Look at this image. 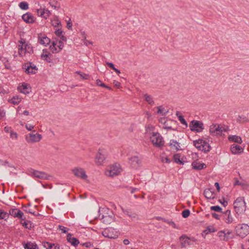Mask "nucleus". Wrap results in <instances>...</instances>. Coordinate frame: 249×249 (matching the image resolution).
<instances>
[{"label": "nucleus", "mask_w": 249, "mask_h": 249, "mask_svg": "<svg viewBox=\"0 0 249 249\" xmlns=\"http://www.w3.org/2000/svg\"><path fill=\"white\" fill-rule=\"evenodd\" d=\"M233 208L236 214H240L246 211V203L244 197H239L233 203Z\"/></svg>", "instance_id": "f257e3e1"}, {"label": "nucleus", "mask_w": 249, "mask_h": 249, "mask_svg": "<svg viewBox=\"0 0 249 249\" xmlns=\"http://www.w3.org/2000/svg\"><path fill=\"white\" fill-rule=\"evenodd\" d=\"M20 44L18 45V54L20 56L23 57L25 55L26 53H31L33 52V50L30 44H25V40L21 38L18 41Z\"/></svg>", "instance_id": "f03ea898"}, {"label": "nucleus", "mask_w": 249, "mask_h": 249, "mask_svg": "<svg viewBox=\"0 0 249 249\" xmlns=\"http://www.w3.org/2000/svg\"><path fill=\"white\" fill-rule=\"evenodd\" d=\"M194 145L198 150L204 152L205 153L209 152L211 147L209 143L202 139H198L193 142Z\"/></svg>", "instance_id": "7ed1b4c3"}, {"label": "nucleus", "mask_w": 249, "mask_h": 249, "mask_svg": "<svg viewBox=\"0 0 249 249\" xmlns=\"http://www.w3.org/2000/svg\"><path fill=\"white\" fill-rule=\"evenodd\" d=\"M235 231L237 236L244 238L249 234V226L246 224H239L235 227Z\"/></svg>", "instance_id": "20e7f679"}, {"label": "nucleus", "mask_w": 249, "mask_h": 249, "mask_svg": "<svg viewBox=\"0 0 249 249\" xmlns=\"http://www.w3.org/2000/svg\"><path fill=\"white\" fill-rule=\"evenodd\" d=\"M150 140L153 144L156 147H162L164 145V141L159 133H153L150 137Z\"/></svg>", "instance_id": "39448f33"}, {"label": "nucleus", "mask_w": 249, "mask_h": 249, "mask_svg": "<svg viewBox=\"0 0 249 249\" xmlns=\"http://www.w3.org/2000/svg\"><path fill=\"white\" fill-rule=\"evenodd\" d=\"M122 169L119 164L115 163L109 167L105 171V174L107 176L114 177L118 175L121 172Z\"/></svg>", "instance_id": "423d86ee"}, {"label": "nucleus", "mask_w": 249, "mask_h": 249, "mask_svg": "<svg viewBox=\"0 0 249 249\" xmlns=\"http://www.w3.org/2000/svg\"><path fill=\"white\" fill-rule=\"evenodd\" d=\"M107 158V152L104 149L100 148L95 158V162L98 165H101Z\"/></svg>", "instance_id": "0eeeda50"}, {"label": "nucleus", "mask_w": 249, "mask_h": 249, "mask_svg": "<svg viewBox=\"0 0 249 249\" xmlns=\"http://www.w3.org/2000/svg\"><path fill=\"white\" fill-rule=\"evenodd\" d=\"M71 172L76 177L85 180L88 178L85 170L81 167H74L72 169Z\"/></svg>", "instance_id": "6e6552de"}, {"label": "nucleus", "mask_w": 249, "mask_h": 249, "mask_svg": "<svg viewBox=\"0 0 249 249\" xmlns=\"http://www.w3.org/2000/svg\"><path fill=\"white\" fill-rule=\"evenodd\" d=\"M32 176L35 178L40 179H50L52 176L47 174L46 172L38 170H33L31 173Z\"/></svg>", "instance_id": "1a4fd4ad"}, {"label": "nucleus", "mask_w": 249, "mask_h": 249, "mask_svg": "<svg viewBox=\"0 0 249 249\" xmlns=\"http://www.w3.org/2000/svg\"><path fill=\"white\" fill-rule=\"evenodd\" d=\"M203 124L202 122L193 120L191 122L189 127L191 131H196L197 132H200L203 129Z\"/></svg>", "instance_id": "9d476101"}, {"label": "nucleus", "mask_w": 249, "mask_h": 249, "mask_svg": "<svg viewBox=\"0 0 249 249\" xmlns=\"http://www.w3.org/2000/svg\"><path fill=\"white\" fill-rule=\"evenodd\" d=\"M42 139V136L38 133H31L26 136V140L29 143H34L39 142Z\"/></svg>", "instance_id": "9b49d317"}, {"label": "nucleus", "mask_w": 249, "mask_h": 249, "mask_svg": "<svg viewBox=\"0 0 249 249\" xmlns=\"http://www.w3.org/2000/svg\"><path fill=\"white\" fill-rule=\"evenodd\" d=\"M224 129L216 124H213L210 126V133L213 136L221 135Z\"/></svg>", "instance_id": "f8f14e48"}, {"label": "nucleus", "mask_w": 249, "mask_h": 249, "mask_svg": "<svg viewBox=\"0 0 249 249\" xmlns=\"http://www.w3.org/2000/svg\"><path fill=\"white\" fill-rule=\"evenodd\" d=\"M23 68L25 70V72L28 74H35L37 70L36 67L30 62L25 63Z\"/></svg>", "instance_id": "ddd939ff"}, {"label": "nucleus", "mask_w": 249, "mask_h": 249, "mask_svg": "<svg viewBox=\"0 0 249 249\" xmlns=\"http://www.w3.org/2000/svg\"><path fill=\"white\" fill-rule=\"evenodd\" d=\"M9 212V214L15 217H18L22 220H25V217L23 216V213L18 209H10Z\"/></svg>", "instance_id": "4468645a"}, {"label": "nucleus", "mask_w": 249, "mask_h": 249, "mask_svg": "<svg viewBox=\"0 0 249 249\" xmlns=\"http://www.w3.org/2000/svg\"><path fill=\"white\" fill-rule=\"evenodd\" d=\"M22 18L27 23H33L36 20V18L30 13H27L23 15Z\"/></svg>", "instance_id": "2eb2a0df"}, {"label": "nucleus", "mask_w": 249, "mask_h": 249, "mask_svg": "<svg viewBox=\"0 0 249 249\" xmlns=\"http://www.w3.org/2000/svg\"><path fill=\"white\" fill-rule=\"evenodd\" d=\"M129 163L132 167L137 168L141 164V160L138 156H133L129 159Z\"/></svg>", "instance_id": "dca6fc26"}, {"label": "nucleus", "mask_w": 249, "mask_h": 249, "mask_svg": "<svg viewBox=\"0 0 249 249\" xmlns=\"http://www.w3.org/2000/svg\"><path fill=\"white\" fill-rule=\"evenodd\" d=\"M169 145L170 148L173 150L177 151L181 150L180 143L175 140H171Z\"/></svg>", "instance_id": "f3484780"}, {"label": "nucleus", "mask_w": 249, "mask_h": 249, "mask_svg": "<svg viewBox=\"0 0 249 249\" xmlns=\"http://www.w3.org/2000/svg\"><path fill=\"white\" fill-rule=\"evenodd\" d=\"M113 229L112 228L106 229L103 232V235L106 237L111 239H114L116 237V234H113Z\"/></svg>", "instance_id": "a211bd4d"}, {"label": "nucleus", "mask_w": 249, "mask_h": 249, "mask_svg": "<svg viewBox=\"0 0 249 249\" xmlns=\"http://www.w3.org/2000/svg\"><path fill=\"white\" fill-rule=\"evenodd\" d=\"M225 218L224 221L227 224H231L234 221V219L231 214V212L230 210H227L225 212Z\"/></svg>", "instance_id": "6ab92c4d"}, {"label": "nucleus", "mask_w": 249, "mask_h": 249, "mask_svg": "<svg viewBox=\"0 0 249 249\" xmlns=\"http://www.w3.org/2000/svg\"><path fill=\"white\" fill-rule=\"evenodd\" d=\"M204 195L207 199H213L215 197L214 190L211 188H208L204 190Z\"/></svg>", "instance_id": "aec40b11"}, {"label": "nucleus", "mask_w": 249, "mask_h": 249, "mask_svg": "<svg viewBox=\"0 0 249 249\" xmlns=\"http://www.w3.org/2000/svg\"><path fill=\"white\" fill-rule=\"evenodd\" d=\"M231 150L233 154H237L241 153L243 149L240 145L233 144L231 145Z\"/></svg>", "instance_id": "412c9836"}, {"label": "nucleus", "mask_w": 249, "mask_h": 249, "mask_svg": "<svg viewBox=\"0 0 249 249\" xmlns=\"http://www.w3.org/2000/svg\"><path fill=\"white\" fill-rule=\"evenodd\" d=\"M67 240L73 246H76L79 244V240L77 238L72 237V235L71 233L68 234Z\"/></svg>", "instance_id": "4be33fe9"}, {"label": "nucleus", "mask_w": 249, "mask_h": 249, "mask_svg": "<svg viewBox=\"0 0 249 249\" xmlns=\"http://www.w3.org/2000/svg\"><path fill=\"white\" fill-rule=\"evenodd\" d=\"M192 166L193 168L195 170H200L203 169H204L206 167V165L204 163H201L200 162H198L196 161H195L192 162Z\"/></svg>", "instance_id": "5701e85b"}, {"label": "nucleus", "mask_w": 249, "mask_h": 249, "mask_svg": "<svg viewBox=\"0 0 249 249\" xmlns=\"http://www.w3.org/2000/svg\"><path fill=\"white\" fill-rule=\"evenodd\" d=\"M18 89L22 93L27 94L30 92V89L27 84L23 83L18 87Z\"/></svg>", "instance_id": "b1692460"}, {"label": "nucleus", "mask_w": 249, "mask_h": 249, "mask_svg": "<svg viewBox=\"0 0 249 249\" xmlns=\"http://www.w3.org/2000/svg\"><path fill=\"white\" fill-rule=\"evenodd\" d=\"M180 241L181 242V248H185L186 245L189 244V239L185 235H182L180 237Z\"/></svg>", "instance_id": "393cba45"}, {"label": "nucleus", "mask_w": 249, "mask_h": 249, "mask_svg": "<svg viewBox=\"0 0 249 249\" xmlns=\"http://www.w3.org/2000/svg\"><path fill=\"white\" fill-rule=\"evenodd\" d=\"M101 219L102 222L106 224H110L112 222V217L108 214H106L105 215H102Z\"/></svg>", "instance_id": "a878e982"}, {"label": "nucleus", "mask_w": 249, "mask_h": 249, "mask_svg": "<svg viewBox=\"0 0 249 249\" xmlns=\"http://www.w3.org/2000/svg\"><path fill=\"white\" fill-rule=\"evenodd\" d=\"M38 40L39 43L44 45L45 46L49 44L51 42L50 38L47 37L46 36H44L42 37L39 36Z\"/></svg>", "instance_id": "bb28decb"}, {"label": "nucleus", "mask_w": 249, "mask_h": 249, "mask_svg": "<svg viewBox=\"0 0 249 249\" xmlns=\"http://www.w3.org/2000/svg\"><path fill=\"white\" fill-rule=\"evenodd\" d=\"M229 140L230 141L233 142L238 143H241L242 142V140L241 138L236 135H230L229 136Z\"/></svg>", "instance_id": "cd10ccee"}, {"label": "nucleus", "mask_w": 249, "mask_h": 249, "mask_svg": "<svg viewBox=\"0 0 249 249\" xmlns=\"http://www.w3.org/2000/svg\"><path fill=\"white\" fill-rule=\"evenodd\" d=\"M231 233L228 232L227 233L224 231H221L218 232V236L220 237V239L224 241H226L228 239V235Z\"/></svg>", "instance_id": "c85d7f7f"}, {"label": "nucleus", "mask_w": 249, "mask_h": 249, "mask_svg": "<svg viewBox=\"0 0 249 249\" xmlns=\"http://www.w3.org/2000/svg\"><path fill=\"white\" fill-rule=\"evenodd\" d=\"M214 231H215V230L214 227L212 226H209L207 228V229L203 231L202 235L203 236H204V234L206 235L210 233L214 232ZM204 237H205V236Z\"/></svg>", "instance_id": "c756f323"}, {"label": "nucleus", "mask_w": 249, "mask_h": 249, "mask_svg": "<svg viewBox=\"0 0 249 249\" xmlns=\"http://www.w3.org/2000/svg\"><path fill=\"white\" fill-rule=\"evenodd\" d=\"M143 96H144L146 101L149 104H150L151 105H153L154 104V100L151 95H148L147 94H144Z\"/></svg>", "instance_id": "7c9ffc66"}, {"label": "nucleus", "mask_w": 249, "mask_h": 249, "mask_svg": "<svg viewBox=\"0 0 249 249\" xmlns=\"http://www.w3.org/2000/svg\"><path fill=\"white\" fill-rule=\"evenodd\" d=\"M52 25L54 27H61V23L57 18H54L51 21Z\"/></svg>", "instance_id": "2f4dec72"}, {"label": "nucleus", "mask_w": 249, "mask_h": 249, "mask_svg": "<svg viewBox=\"0 0 249 249\" xmlns=\"http://www.w3.org/2000/svg\"><path fill=\"white\" fill-rule=\"evenodd\" d=\"M50 49L51 52L53 53L59 52V50L56 47V44L55 43L54 41H53L52 44L50 46Z\"/></svg>", "instance_id": "473e14b6"}, {"label": "nucleus", "mask_w": 249, "mask_h": 249, "mask_svg": "<svg viewBox=\"0 0 249 249\" xmlns=\"http://www.w3.org/2000/svg\"><path fill=\"white\" fill-rule=\"evenodd\" d=\"M9 214L2 210L0 209V219H7L9 217Z\"/></svg>", "instance_id": "72a5a7b5"}, {"label": "nucleus", "mask_w": 249, "mask_h": 249, "mask_svg": "<svg viewBox=\"0 0 249 249\" xmlns=\"http://www.w3.org/2000/svg\"><path fill=\"white\" fill-rule=\"evenodd\" d=\"M158 111L157 113L162 115H165L168 112L164 107L162 106H159L157 107Z\"/></svg>", "instance_id": "f704fd0d"}, {"label": "nucleus", "mask_w": 249, "mask_h": 249, "mask_svg": "<svg viewBox=\"0 0 249 249\" xmlns=\"http://www.w3.org/2000/svg\"><path fill=\"white\" fill-rule=\"evenodd\" d=\"M18 6L21 9L24 10H26L29 8V5L28 3L25 1L20 2L19 3Z\"/></svg>", "instance_id": "c9c22d12"}, {"label": "nucleus", "mask_w": 249, "mask_h": 249, "mask_svg": "<svg viewBox=\"0 0 249 249\" xmlns=\"http://www.w3.org/2000/svg\"><path fill=\"white\" fill-rule=\"evenodd\" d=\"M43 53L41 54V58L44 60H46L48 62H50V58L49 57V53H47V51H45L44 50H43Z\"/></svg>", "instance_id": "e433bc0d"}, {"label": "nucleus", "mask_w": 249, "mask_h": 249, "mask_svg": "<svg viewBox=\"0 0 249 249\" xmlns=\"http://www.w3.org/2000/svg\"><path fill=\"white\" fill-rule=\"evenodd\" d=\"M21 101V98L18 96H14L11 99V102L14 105H18Z\"/></svg>", "instance_id": "4c0bfd02"}, {"label": "nucleus", "mask_w": 249, "mask_h": 249, "mask_svg": "<svg viewBox=\"0 0 249 249\" xmlns=\"http://www.w3.org/2000/svg\"><path fill=\"white\" fill-rule=\"evenodd\" d=\"M174 161L179 164H183V162L180 160V155L178 154L174 156Z\"/></svg>", "instance_id": "58836bf2"}, {"label": "nucleus", "mask_w": 249, "mask_h": 249, "mask_svg": "<svg viewBox=\"0 0 249 249\" xmlns=\"http://www.w3.org/2000/svg\"><path fill=\"white\" fill-rule=\"evenodd\" d=\"M25 249H37V246L36 244L27 243L25 246Z\"/></svg>", "instance_id": "ea45409f"}, {"label": "nucleus", "mask_w": 249, "mask_h": 249, "mask_svg": "<svg viewBox=\"0 0 249 249\" xmlns=\"http://www.w3.org/2000/svg\"><path fill=\"white\" fill-rule=\"evenodd\" d=\"M247 118L245 116H239L237 119V121L240 123H244L248 122Z\"/></svg>", "instance_id": "a19ab883"}, {"label": "nucleus", "mask_w": 249, "mask_h": 249, "mask_svg": "<svg viewBox=\"0 0 249 249\" xmlns=\"http://www.w3.org/2000/svg\"><path fill=\"white\" fill-rule=\"evenodd\" d=\"M55 43L56 44V47L57 48L59 52L61 51L63 48V43L61 40H56L54 41Z\"/></svg>", "instance_id": "79ce46f5"}, {"label": "nucleus", "mask_w": 249, "mask_h": 249, "mask_svg": "<svg viewBox=\"0 0 249 249\" xmlns=\"http://www.w3.org/2000/svg\"><path fill=\"white\" fill-rule=\"evenodd\" d=\"M75 73L78 74L83 79L88 80L89 78V75L88 74L82 73L78 71H76Z\"/></svg>", "instance_id": "37998d69"}, {"label": "nucleus", "mask_w": 249, "mask_h": 249, "mask_svg": "<svg viewBox=\"0 0 249 249\" xmlns=\"http://www.w3.org/2000/svg\"><path fill=\"white\" fill-rule=\"evenodd\" d=\"M42 244L43 247L47 249H53V246H54V244H52L47 242H43Z\"/></svg>", "instance_id": "c03bdc74"}, {"label": "nucleus", "mask_w": 249, "mask_h": 249, "mask_svg": "<svg viewBox=\"0 0 249 249\" xmlns=\"http://www.w3.org/2000/svg\"><path fill=\"white\" fill-rule=\"evenodd\" d=\"M43 18H47L51 15L50 11L48 10L47 9L43 8Z\"/></svg>", "instance_id": "a18cd8bd"}, {"label": "nucleus", "mask_w": 249, "mask_h": 249, "mask_svg": "<svg viewBox=\"0 0 249 249\" xmlns=\"http://www.w3.org/2000/svg\"><path fill=\"white\" fill-rule=\"evenodd\" d=\"M123 213L127 215L128 216L131 218H135L136 217L135 213H132L131 212H130L128 210H123Z\"/></svg>", "instance_id": "49530a36"}, {"label": "nucleus", "mask_w": 249, "mask_h": 249, "mask_svg": "<svg viewBox=\"0 0 249 249\" xmlns=\"http://www.w3.org/2000/svg\"><path fill=\"white\" fill-rule=\"evenodd\" d=\"M160 160L162 162L169 163L171 162L170 159H169L166 156L162 155L160 156Z\"/></svg>", "instance_id": "de8ad7c7"}, {"label": "nucleus", "mask_w": 249, "mask_h": 249, "mask_svg": "<svg viewBox=\"0 0 249 249\" xmlns=\"http://www.w3.org/2000/svg\"><path fill=\"white\" fill-rule=\"evenodd\" d=\"M178 120L181 123V124L184 125L186 127H187V126H188L187 123L182 115L178 116Z\"/></svg>", "instance_id": "09e8293b"}, {"label": "nucleus", "mask_w": 249, "mask_h": 249, "mask_svg": "<svg viewBox=\"0 0 249 249\" xmlns=\"http://www.w3.org/2000/svg\"><path fill=\"white\" fill-rule=\"evenodd\" d=\"M190 214V212L189 210H185L182 212V216L184 218L188 217Z\"/></svg>", "instance_id": "8fccbe9b"}, {"label": "nucleus", "mask_w": 249, "mask_h": 249, "mask_svg": "<svg viewBox=\"0 0 249 249\" xmlns=\"http://www.w3.org/2000/svg\"><path fill=\"white\" fill-rule=\"evenodd\" d=\"M81 36H82V41H83V43L86 45H87V42H88V40L86 39V34H85V32L83 31V32H81Z\"/></svg>", "instance_id": "3c124183"}, {"label": "nucleus", "mask_w": 249, "mask_h": 249, "mask_svg": "<svg viewBox=\"0 0 249 249\" xmlns=\"http://www.w3.org/2000/svg\"><path fill=\"white\" fill-rule=\"evenodd\" d=\"M211 210L218 212H221L222 211V208L219 206H213L211 207Z\"/></svg>", "instance_id": "603ef678"}, {"label": "nucleus", "mask_w": 249, "mask_h": 249, "mask_svg": "<svg viewBox=\"0 0 249 249\" xmlns=\"http://www.w3.org/2000/svg\"><path fill=\"white\" fill-rule=\"evenodd\" d=\"M58 229L60 230H61L63 233H66L69 231V229L67 228V227L60 225L58 226Z\"/></svg>", "instance_id": "864d4df0"}, {"label": "nucleus", "mask_w": 249, "mask_h": 249, "mask_svg": "<svg viewBox=\"0 0 249 249\" xmlns=\"http://www.w3.org/2000/svg\"><path fill=\"white\" fill-rule=\"evenodd\" d=\"M55 35L58 37L62 35V31L61 28H58L55 31Z\"/></svg>", "instance_id": "5fc2aeb1"}, {"label": "nucleus", "mask_w": 249, "mask_h": 249, "mask_svg": "<svg viewBox=\"0 0 249 249\" xmlns=\"http://www.w3.org/2000/svg\"><path fill=\"white\" fill-rule=\"evenodd\" d=\"M36 13L38 16L43 17L44 14L43 13V9H37Z\"/></svg>", "instance_id": "6e6d98bb"}, {"label": "nucleus", "mask_w": 249, "mask_h": 249, "mask_svg": "<svg viewBox=\"0 0 249 249\" xmlns=\"http://www.w3.org/2000/svg\"><path fill=\"white\" fill-rule=\"evenodd\" d=\"M18 137V134L17 133L12 131L10 133V137L12 139H17Z\"/></svg>", "instance_id": "4d7b16f0"}, {"label": "nucleus", "mask_w": 249, "mask_h": 249, "mask_svg": "<svg viewBox=\"0 0 249 249\" xmlns=\"http://www.w3.org/2000/svg\"><path fill=\"white\" fill-rule=\"evenodd\" d=\"M219 202L221 203L224 207H226L228 205V202L224 199V198L222 199H220Z\"/></svg>", "instance_id": "13d9d810"}, {"label": "nucleus", "mask_w": 249, "mask_h": 249, "mask_svg": "<svg viewBox=\"0 0 249 249\" xmlns=\"http://www.w3.org/2000/svg\"><path fill=\"white\" fill-rule=\"evenodd\" d=\"M5 115V112L4 110L0 108V119L3 118Z\"/></svg>", "instance_id": "bf43d9fd"}, {"label": "nucleus", "mask_w": 249, "mask_h": 249, "mask_svg": "<svg viewBox=\"0 0 249 249\" xmlns=\"http://www.w3.org/2000/svg\"><path fill=\"white\" fill-rule=\"evenodd\" d=\"M25 209L24 210L26 212L34 214V212H33L32 210L28 206H25Z\"/></svg>", "instance_id": "052dcab7"}, {"label": "nucleus", "mask_w": 249, "mask_h": 249, "mask_svg": "<svg viewBox=\"0 0 249 249\" xmlns=\"http://www.w3.org/2000/svg\"><path fill=\"white\" fill-rule=\"evenodd\" d=\"M4 131L6 133H11L12 131L11 127L8 126L4 127Z\"/></svg>", "instance_id": "680f3d73"}, {"label": "nucleus", "mask_w": 249, "mask_h": 249, "mask_svg": "<svg viewBox=\"0 0 249 249\" xmlns=\"http://www.w3.org/2000/svg\"><path fill=\"white\" fill-rule=\"evenodd\" d=\"M25 127L26 129L29 131H31L34 128V126L31 124H26Z\"/></svg>", "instance_id": "e2e57ef3"}, {"label": "nucleus", "mask_w": 249, "mask_h": 249, "mask_svg": "<svg viewBox=\"0 0 249 249\" xmlns=\"http://www.w3.org/2000/svg\"><path fill=\"white\" fill-rule=\"evenodd\" d=\"M72 22L71 21V19H70L67 23V27L68 29H71L72 27Z\"/></svg>", "instance_id": "0e129e2a"}, {"label": "nucleus", "mask_w": 249, "mask_h": 249, "mask_svg": "<svg viewBox=\"0 0 249 249\" xmlns=\"http://www.w3.org/2000/svg\"><path fill=\"white\" fill-rule=\"evenodd\" d=\"M212 216L213 218L216 219H220V215L215 213H212Z\"/></svg>", "instance_id": "69168bd1"}, {"label": "nucleus", "mask_w": 249, "mask_h": 249, "mask_svg": "<svg viewBox=\"0 0 249 249\" xmlns=\"http://www.w3.org/2000/svg\"><path fill=\"white\" fill-rule=\"evenodd\" d=\"M83 246L87 247V248H89L91 246V244L89 242H86L82 244Z\"/></svg>", "instance_id": "338daca9"}, {"label": "nucleus", "mask_w": 249, "mask_h": 249, "mask_svg": "<svg viewBox=\"0 0 249 249\" xmlns=\"http://www.w3.org/2000/svg\"><path fill=\"white\" fill-rule=\"evenodd\" d=\"M107 65L109 66L110 68L113 70L115 68V67L112 63L111 62H107Z\"/></svg>", "instance_id": "774afa93"}]
</instances>
